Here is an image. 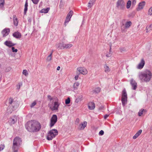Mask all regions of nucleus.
<instances>
[{
	"mask_svg": "<svg viewBox=\"0 0 152 152\" xmlns=\"http://www.w3.org/2000/svg\"><path fill=\"white\" fill-rule=\"evenodd\" d=\"M26 126L28 131L33 132H37L41 128L40 123L34 120L28 122Z\"/></svg>",
	"mask_w": 152,
	"mask_h": 152,
	"instance_id": "f257e3e1",
	"label": "nucleus"
},
{
	"mask_svg": "<svg viewBox=\"0 0 152 152\" xmlns=\"http://www.w3.org/2000/svg\"><path fill=\"white\" fill-rule=\"evenodd\" d=\"M138 76L141 82H148L150 81L152 78V73L150 70L146 69L140 72Z\"/></svg>",
	"mask_w": 152,
	"mask_h": 152,
	"instance_id": "f03ea898",
	"label": "nucleus"
},
{
	"mask_svg": "<svg viewBox=\"0 0 152 152\" xmlns=\"http://www.w3.org/2000/svg\"><path fill=\"white\" fill-rule=\"evenodd\" d=\"M21 142V139L18 137H16L14 139L12 147V150L14 152H17Z\"/></svg>",
	"mask_w": 152,
	"mask_h": 152,
	"instance_id": "7ed1b4c3",
	"label": "nucleus"
},
{
	"mask_svg": "<svg viewBox=\"0 0 152 152\" xmlns=\"http://www.w3.org/2000/svg\"><path fill=\"white\" fill-rule=\"evenodd\" d=\"M58 134V131L56 129H52L50 130L48 134L47 139L50 140L54 138Z\"/></svg>",
	"mask_w": 152,
	"mask_h": 152,
	"instance_id": "20e7f679",
	"label": "nucleus"
},
{
	"mask_svg": "<svg viewBox=\"0 0 152 152\" xmlns=\"http://www.w3.org/2000/svg\"><path fill=\"white\" fill-rule=\"evenodd\" d=\"M9 103L10 107H12V110H14L17 108L19 105L18 102L17 101H13L12 98H10L9 100Z\"/></svg>",
	"mask_w": 152,
	"mask_h": 152,
	"instance_id": "39448f33",
	"label": "nucleus"
},
{
	"mask_svg": "<svg viewBox=\"0 0 152 152\" xmlns=\"http://www.w3.org/2000/svg\"><path fill=\"white\" fill-rule=\"evenodd\" d=\"M125 3L124 0H118L116 3V7L118 9L124 10L125 7Z\"/></svg>",
	"mask_w": 152,
	"mask_h": 152,
	"instance_id": "423d86ee",
	"label": "nucleus"
},
{
	"mask_svg": "<svg viewBox=\"0 0 152 152\" xmlns=\"http://www.w3.org/2000/svg\"><path fill=\"white\" fill-rule=\"evenodd\" d=\"M57 121V117L56 115H53L50 121V126L51 127L53 126Z\"/></svg>",
	"mask_w": 152,
	"mask_h": 152,
	"instance_id": "0eeeda50",
	"label": "nucleus"
},
{
	"mask_svg": "<svg viewBox=\"0 0 152 152\" xmlns=\"http://www.w3.org/2000/svg\"><path fill=\"white\" fill-rule=\"evenodd\" d=\"M77 71L80 74H82L83 75H85L87 73V70L84 67H79L77 68Z\"/></svg>",
	"mask_w": 152,
	"mask_h": 152,
	"instance_id": "6e6552de",
	"label": "nucleus"
},
{
	"mask_svg": "<svg viewBox=\"0 0 152 152\" xmlns=\"http://www.w3.org/2000/svg\"><path fill=\"white\" fill-rule=\"evenodd\" d=\"M130 84L132 86V89L134 90H135L137 88V85L136 82L133 79H132L130 81Z\"/></svg>",
	"mask_w": 152,
	"mask_h": 152,
	"instance_id": "1a4fd4ad",
	"label": "nucleus"
},
{
	"mask_svg": "<svg viewBox=\"0 0 152 152\" xmlns=\"http://www.w3.org/2000/svg\"><path fill=\"white\" fill-rule=\"evenodd\" d=\"M145 64V62L143 59H142L140 62L139 64L137 66V68L139 69H142Z\"/></svg>",
	"mask_w": 152,
	"mask_h": 152,
	"instance_id": "9d476101",
	"label": "nucleus"
},
{
	"mask_svg": "<svg viewBox=\"0 0 152 152\" xmlns=\"http://www.w3.org/2000/svg\"><path fill=\"white\" fill-rule=\"evenodd\" d=\"M10 32L9 28H5L2 31L1 33L3 35V37H5L9 34Z\"/></svg>",
	"mask_w": 152,
	"mask_h": 152,
	"instance_id": "9b49d317",
	"label": "nucleus"
},
{
	"mask_svg": "<svg viewBox=\"0 0 152 152\" xmlns=\"http://www.w3.org/2000/svg\"><path fill=\"white\" fill-rule=\"evenodd\" d=\"M13 37L17 39H20L21 37V35L18 31L15 32L12 34Z\"/></svg>",
	"mask_w": 152,
	"mask_h": 152,
	"instance_id": "f8f14e48",
	"label": "nucleus"
},
{
	"mask_svg": "<svg viewBox=\"0 0 152 152\" xmlns=\"http://www.w3.org/2000/svg\"><path fill=\"white\" fill-rule=\"evenodd\" d=\"M59 105V104L58 102H55L54 103V106L52 108H51V110L53 111L57 110Z\"/></svg>",
	"mask_w": 152,
	"mask_h": 152,
	"instance_id": "ddd939ff",
	"label": "nucleus"
},
{
	"mask_svg": "<svg viewBox=\"0 0 152 152\" xmlns=\"http://www.w3.org/2000/svg\"><path fill=\"white\" fill-rule=\"evenodd\" d=\"M4 44L7 46H8L9 47H11L14 46L15 44H13L12 43V42L10 41H6L4 43Z\"/></svg>",
	"mask_w": 152,
	"mask_h": 152,
	"instance_id": "4468645a",
	"label": "nucleus"
},
{
	"mask_svg": "<svg viewBox=\"0 0 152 152\" xmlns=\"http://www.w3.org/2000/svg\"><path fill=\"white\" fill-rule=\"evenodd\" d=\"M61 46L63 47V48L69 49L72 46V45L71 44H62Z\"/></svg>",
	"mask_w": 152,
	"mask_h": 152,
	"instance_id": "2eb2a0df",
	"label": "nucleus"
},
{
	"mask_svg": "<svg viewBox=\"0 0 152 152\" xmlns=\"http://www.w3.org/2000/svg\"><path fill=\"white\" fill-rule=\"evenodd\" d=\"M145 1H142L139 3L137 10H139L142 9L145 6Z\"/></svg>",
	"mask_w": 152,
	"mask_h": 152,
	"instance_id": "dca6fc26",
	"label": "nucleus"
},
{
	"mask_svg": "<svg viewBox=\"0 0 152 152\" xmlns=\"http://www.w3.org/2000/svg\"><path fill=\"white\" fill-rule=\"evenodd\" d=\"M88 106L90 110H93L95 108V105L94 102H91L88 104Z\"/></svg>",
	"mask_w": 152,
	"mask_h": 152,
	"instance_id": "f3484780",
	"label": "nucleus"
},
{
	"mask_svg": "<svg viewBox=\"0 0 152 152\" xmlns=\"http://www.w3.org/2000/svg\"><path fill=\"white\" fill-rule=\"evenodd\" d=\"M13 23L14 25L17 26L18 25V18H16L15 15H14L13 16Z\"/></svg>",
	"mask_w": 152,
	"mask_h": 152,
	"instance_id": "a211bd4d",
	"label": "nucleus"
},
{
	"mask_svg": "<svg viewBox=\"0 0 152 152\" xmlns=\"http://www.w3.org/2000/svg\"><path fill=\"white\" fill-rule=\"evenodd\" d=\"M17 119L16 117H15L14 118H11L9 121V122L11 125L14 124L16 122Z\"/></svg>",
	"mask_w": 152,
	"mask_h": 152,
	"instance_id": "6ab92c4d",
	"label": "nucleus"
},
{
	"mask_svg": "<svg viewBox=\"0 0 152 152\" xmlns=\"http://www.w3.org/2000/svg\"><path fill=\"white\" fill-rule=\"evenodd\" d=\"M142 131L141 129L138 131L133 137V138L134 139H136L141 134Z\"/></svg>",
	"mask_w": 152,
	"mask_h": 152,
	"instance_id": "aec40b11",
	"label": "nucleus"
},
{
	"mask_svg": "<svg viewBox=\"0 0 152 152\" xmlns=\"http://www.w3.org/2000/svg\"><path fill=\"white\" fill-rule=\"evenodd\" d=\"M101 91V88L100 87H97L96 88L91 91L94 94H97L99 93Z\"/></svg>",
	"mask_w": 152,
	"mask_h": 152,
	"instance_id": "412c9836",
	"label": "nucleus"
},
{
	"mask_svg": "<svg viewBox=\"0 0 152 152\" xmlns=\"http://www.w3.org/2000/svg\"><path fill=\"white\" fill-rule=\"evenodd\" d=\"M87 123L86 121H84L83 123H81L80 125V130H83L86 126Z\"/></svg>",
	"mask_w": 152,
	"mask_h": 152,
	"instance_id": "4be33fe9",
	"label": "nucleus"
},
{
	"mask_svg": "<svg viewBox=\"0 0 152 152\" xmlns=\"http://www.w3.org/2000/svg\"><path fill=\"white\" fill-rule=\"evenodd\" d=\"M28 0H26L24 9V14L26 15L28 10Z\"/></svg>",
	"mask_w": 152,
	"mask_h": 152,
	"instance_id": "5701e85b",
	"label": "nucleus"
},
{
	"mask_svg": "<svg viewBox=\"0 0 152 152\" xmlns=\"http://www.w3.org/2000/svg\"><path fill=\"white\" fill-rule=\"evenodd\" d=\"M104 72L106 73H108L110 72V69L106 64L104 66Z\"/></svg>",
	"mask_w": 152,
	"mask_h": 152,
	"instance_id": "b1692460",
	"label": "nucleus"
},
{
	"mask_svg": "<svg viewBox=\"0 0 152 152\" xmlns=\"http://www.w3.org/2000/svg\"><path fill=\"white\" fill-rule=\"evenodd\" d=\"M127 98H121L122 103L123 106H124L127 103Z\"/></svg>",
	"mask_w": 152,
	"mask_h": 152,
	"instance_id": "393cba45",
	"label": "nucleus"
},
{
	"mask_svg": "<svg viewBox=\"0 0 152 152\" xmlns=\"http://www.w3.org/2000/svg\"><path fill=\"white\" fill-rule=\"evenodd\" d=\"M83 99V96H79L76 99L75 102L76 103H78L79 101H80Z\"/></svg>",
	"mask_w": 152,
	"mask_h": 152,
	"instance_id": "a878e982",
	"label": "nucleus"
},
{
	"mask_svg": "<svg viewBox=\"0 0 152 152\" xmlns=\"http://www.w3.org/2000/svg\"><path fill=\"white\" fill-rule=\"evenodd\" d=\"M50 10L49 8H46L45 9H43L41 10V12L42 13H47L48 12L49 10Z\"/></svg>",
	"mask_w": 152,
	"mask_h": 152,
	"instance_id": "bb28decb",
	"label": "nucleus"
},
{
	"mask_svg": "<svg viewBox=\"0 0 152 152\" xmlns=\"http://www.w3.org/2000/svg\"><path fill=\"white\" fill-rule=\"evenodd\" d=\"M132 23L131 21H128L126 22L125 24V27L126 28H129L131 26Z\"/></svg>",
	"mask_w": 152,
	"mask_h": 152,
	"instance_id": "cd10ccee",
	"label": "nucleus"
},
{
	"mask_svg": "<svg viewBox=\"0 0 152 152\" xmlns=\"http://www.w3.org/2000/svg\"><path fill=\"white\" fill-rule=\"evenodd\" d=\"M121 98H127V94L126 93V91L125 90H124L123 91Z\"/></svg>",
	"mask_w": 152,
	"mask_h": 152,
	"instance_id": "c85d7f7f",
	"label": "nucleus"
},
{
	"mask_svg": "<svg viewBox=\"0 0 152 152\" xmlns=\"http://www.w3.org/2000/svg\"><path fill=\"white\" fill-rule=\"evenodd\" d=\"M71 18L69 17H68L66 16L65 20L64 22V25L65 26H66V23H68L70 20V19Z\"/></svg>",
	"mask_w": 152,
	"mask_h": 152,
	"instance_id": "c756f323",
	"label": "nucleus"
},
{
	"mask_svg": "<svg viewBox=\"0 0 152 152\" xmlns=\"http://www.w3.org/2000/svg\"><path fill=\"white\" fill-rule=\"evenodd\" d=\"M79 85V83L77 82L75 83L73 85V87L74 90H76L77 89V87Z\"/></svg>",
	"mask_w": 152,
	"mask_h": 152,
	"instance_id": "7c9ffc66",
	"label": "nucleus"
},
{
	"mask_svg": "<svg viewBox=\"0 0 152 152\" xmlns=\"http://www.w3.org/2000/svg\"><path fill=\"white\" fill-rule=\"evenodd\" d=\"M132 2L130 0H129L127 3L126 8L127 9H129L131 5Z\"/></svg>",
	"mask_w": 152,
	"mask_h": 152,
	"instance_id": "2f4dec72",
	"label": "nucleus"
},
{
	"mask_svg": "<svg viewBox=\"0 0 152 152\" xmlns=\"http://www.w3.org/2000/svg\"><path fill=\"white\" fill-rule=\"evenodd\" d=\"M4 4V0H0V7H2Z\"/></svg>",
	"mask_w": 152,
	"mask_h": 152,
	"instance_id": "473e14b6",
	"label": "nucleus"
},
{
	"mask_svg": "<svg viewBox=\"0 0 152 152\" xmlns=\"http://www.w3.org/2000/svg\"><path fill=\"white\" fill-rule=\"evenodd\" d=\"M111 46H112L111 44L110 45V49H109L110 53L109 54H107L106 55V56L107 57H110L111 56Z\"/></svg>",
	"mask_w": 152,
	"mask_h": 152,
	"instance_id": "72a5a7b5",
	"label": "nucleus"
},
{
	"mask_svg": "<svg viewBox=\"0 0 152 152\" xmlns=\"http://www.w3.org/2000/svg\"><path fill=\"white\" fill-rule=\"evenodd\" d=\"M144 111H145V110L143 109H141L140 110L138 113V115L141 116L143 114Z\"/></svg>",
	"mask_w": 152,
	"mask_h": 152,
	"instance_id": "f704fd0d",
	"label": "nucleus"
},
{
	"mask_svg": "<svg viewBox=\"0 0 152 152\" xmlns=\"http://www.w3.org/2000/svg\"><path fill=\"white\" fill-rule=\"evenodd\" d=\"M73 13V12L71 10L67 14V16L71 18L72 15Z\"/></svg>",
	"mask_w": 152,
	"mask_h": 152,
	"instance_id": "c9c22d12",
	"label": "nucleus"
},
{
	"mask_svg": "<svg viewBox=\"0 0 152 152\" xmlns=\"http://www.w3.org/2000/svg\"><path fill=\"white\" fill-rule=\"evenodd\" d=\"M23 74L26 76H27L28 75V73L27 70L26 69L23 70Z\"/></svg>",
	"mask_w": 152,
	"mask_h": 152,
	"instance_id": "e433bc0d",
	"label": "nucleus"
},
{
	"mask_svg": "<svg viewBox=\"0 0 152 152\" xmlns=\"http://www.w3.org/2000/svg\"><path fill=\"white\" fill-rule=\"evenodd\" d=\"M70 102V99L69 97H68L67 99L65 100V104H69Z\"/></svg>",
	"mask_w": 152,
	"mask_h": 152,
	"instance_id": "4c0bfd02",
	"label": "nucleus"
},
{
	"mask_svg": "<svg viewBox=\"0 0 152 152\" xmlns=\"http://www.w3.org/2000/svg\"><path fill=\"white\" fill-rule=\"evenodd\" d=\"M52 55L51 54H50L49 55L47 58V60L48 61H50L52 60Z\"/></svg>",
	"mask_w": 152,
	"mask_h": 152,
	"instance_id": "58836bf2",
	"label": "nucleus"
},
{
	"mask_svg": "<svg viewBox=\"0 0 152 152\" xmlns=\"http://www.w3.org/2000/svg\"><path fill=\"white\" fill-rule=\"evenodd\" d=\"M125 28H126L125 27V26H124V24H123V25L121 26V29L122 32H124V30Z\"/></svg>",
	"mask_w": 152,
	"mask_h": 152,
	"instance_id": "ea45409f",
	"label": "nucleus"
},
{
	"mask_svg": "<svg viewBox=\"0 0 152 152\" xmlns=\"http://www.w3.org/2000/svg\"><path fill=\"white\" fill-rule=\"evenodd\" d=\"M22 85V83H18V84L16 86L17 87V88L18 90H19L20 88V87Z\"/></svg>",
	"mask_w": 152,
	"mask_h": 152,
	"instance_id": "a19ab883",
	"label": "nucleus"
},
{
	"mask_svg": "<svg viewBox=\"0 0 152 152\" xmlns=\"http://www.w3.org/2000/svg\"><path fill=\"white\" fill-rule=\"evenodd\" d=\"M31 1L34 4H37L38 3L39 0H31Z\"/></svg>",
	"mask_w": 152,
	"mask_h": 152,
	"instance_id": "79ce46f5",
	"label": "nucleus"
},
{
	"mask_svg": "<svg viewBox=\"0 0 152 152\" xmlns=\"http://www.w3.org/2000/svg\"><path fill=\"white\" fill-rule=\"evenodd\" d=\"M148 14L151 15H152V7L150 8L148 12Z\"/></svg>",
	"mask_w": 152,
	"mask_h": 152,
	"instance_id": "37998d69",
	"label": "nucleus"
},
{
	"mask_svg": "<svg viewBox=\"0 0 152 152\" xmlns=\"http://www.w3.org/2000/svg\"><path fill=\"white\" fill-rule=\"evenodd\" d=\"M12 51L14 52H16L18 51V50L16 49H15V48L14 47H12Z\"/></svg>",
	"mask_w": 152,
	"mask_h": 152,
	"instance_id": "c03bdc74",
	"label": "nucleus"
},
{
	"mask_svg": "<svg viewBox=\"0 0 152 152\" xmlns=\"http://www.w3.org/2000/svg\"><path fill=\"white\" fill-rule=\"evenodd\" d=\"M36 104V102H33L31 105V107H34Z\"/></svg>",
	"mask_w": 152,
	"mask_h": 152,
	"instance_id": "a18cd8bd",
	"label": "nucleus"
},
{
	"mask_svg": "<svg viewBox=\"0 0 152 152\" xmlns=\"http://www.w3.org/2000/svg\"><path fill=\"white\" fill-rule=\"evenodd\" d=\"M104 134V132L103 131L101 130L99 133V135H102Z\"/></svg>",
	"mask_w": 152,
	"mask_h": 152,
	"instance_id": "49530a36",
	"label": "nucleus"
},
{
	"mask_svg": "<svg viewBox=\"0 0 152 152\" xmlns=\"http://www.w3.org/2000/svg\"><path fill=\"white\" fill-rule=\"evenodd\" d=\"M4 148V146L2 145H0V151L2 150Z\"/></svg>",
	"mask_w": 152,
	"mask_h": 152,
	"instance_id": "de8ad7c7",
	"label": "nucleus"
},
{
	"mask_svg": "<svg viewBox=\"0 0 152 152\" xmlns=\"http://www.w3.org/2000/svg\"><path fill=\"white\" fill-rule=\"evenodd\" d=\"M96 0H90V2L91 3V6H92L94 2Z\"/></svg>",
	"mask_w": 152,
	"mask_h": 152,
	"instance_id": "09e8293b",
	"label": "nucleus"
},
{
	"mask_svg": "<svg viewBox=\"0 0 152 152\" xmlns=\"http://www.w3.org/2000/svg\"><path fill=\"white\" fill-rule=\"evenodd\" d=\"M48 98L50 100V101H51L53 99L51 96L50 95L48 96Z\"/></svg>",
	"mask_w": 152,
	"mask_h": 152,
	"instance_id": "8fccbe9b",
	"label": "nucleus"
},
{
	"mask_svg": "<svg viewBox=\"0 0 152 152\" xmlns=\"http://www.w3.org/2000/svg\"><path fill=\"white\" fill-rule=\"evenodd\" d=\"M132 5H135L136 3V0H132Z\"/></svg>",
	"mask_w": 152,
	"mask_h": 152,
	"instance_id": "3c124183",
	"label": "nucleus"
},
{
	"mask_svg": "<svg viewBox=\"0 0 152 152\" xmlns=\"http://www.w3.org/2000/svg\"><path fill=\"white\" fill-rule=\"evenodd\" d=\"M92 6H91V3L89 1L88 3V7H89L90 8H91Z\"/></svg>",
	"mask_w": 152,
	"mask_h": 152,
	"instance_id": "603ef678",
	"label": "nucleus"
},
{
	"mask_svg": "<svg viewBox=\"0 0 152 152\" xmlns=\"http://www.w3.org/2000/svg\"><path fill=\"white\" fill-rule=\"evenodd\" d=\"M79 77V75L78 74L75 77V80H77L78 78Z\"/></svg>",
	"mask_w": 152,
	"mask_h": 152,
	"instance_id": "864d4df0",
	"label": "nucleus"
},
{
	"mask_svg": "<svg viewBox=\"0 0 152 152\" xmlns=\"http://www.w3.org/2000/svg\"><path fill=\"white\" fill-rule=\"evenodd\" d=\"M109 116V115L106 114L104 116V118L105 119H106L108 116Z\"/></svg>",
	"mask_w": 152,
	"mask_h": 152,
	"instance_id": "5fc2aeb1",
	"label": "nucleus"
},
{
	"mask_svg": "<svg viewBox=\"0 0 152 152\" xmlns=\"http://www.w3.org/2000/svg\"><path fill=\"white\" fill-rule=\"evenodd\" d=\"M11 69V68L10 67H8L7 69H6V72H7L8 70V71H10Z\"/></svg>",
	"mask_w": 152,
	"mask_h": 152,
	"instance_id": "6e6d98bb",
	"label": "nucleus"
},
{
	"mask_svg": "<svg viewBox=\"0 0 152 152\" xmlns=\"http://www.w3.org/2000/svg\"><path fill=\"white\" fill-rule=\"evenodd\" d=\"M149 27L151 28V30L152 29V23L150 25Z\"/></svg>",
	"mask_w": 152,
	"mask_h": 152,
	"instance_id": "4d7b16f0",
	"label": "nucleus"
},
{
	"mask_svg": "<svg viewBox=\"0 0 152 152\" xmlns=\"http://www.w3.org/2000/svg\"><path fill=\"white\" fill-rule=\"evenodd\" d=\"M60 66H58V67L57 68V69L58 70H59L60 69Z\"/></svg>",
	"mask_w": 152,
	"mask_h": 152,
	"instance_id": "13d9d810",
	"label": "nucleus"
},
{
	"mask_svg": "<svg viewBox=\"0 0 152 152\" xmlns=\"http://www.w3.org/2000/svg\"><path fill=\"white\" fill-rule=\"evenodd\" d=\"M53 50H52V51H51V53L50 54H51V55H52L53 53Z\"/></svg>",
	"mask_w": 152,
	"mask_h": 152,
	"instance_id": "bf43d9fd",
	"label": "nucleus"
},
{
	"mask_svg": "<svg viewBox=\"0 0 152 152\" xmlns=\"http://www.w3.org/2000/svg\"><path fill=\"white\" fill-rule=\"evenodd\" d=\"M150 129L151 131H152V125L150 127Z\"/></svg>",
	"mask_w": 152,
	"mask_h": 152,
	"instance_id": "052dcab7",
	"label": "nucleus"
},
{
	"mask_svg": "<svg viewBox=\"0 0 152 152\" xmlns=\"http://www.w3.org/2000/svg\"><path fill=\"white\" fill-rule=\"evenodd\" d=\"M146 32L148 33V29H147V27H146Z\"/></svg>",
	"mask_w": 152,
	"mask_h": 152,
	"instance_id": "680f3d73",
	"label": "nucleus"
},
{
	"mask_svg": "<svg viewBox=\"0 0 152 152\" xmlns=\"http://www.w3.org/2000/svg\"><path fill=\"white\" fill-rule=\"evenodd\" d=\"M13 152H14V151H13Z\"/></svg>",
	"mask_w": 152,
	"mask_h": 152,
	"instance_id": "e2e57ef3",
	"label": "nucleus"
}]
</instances>
